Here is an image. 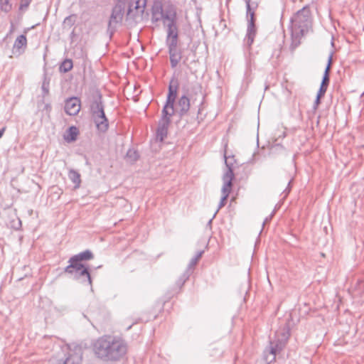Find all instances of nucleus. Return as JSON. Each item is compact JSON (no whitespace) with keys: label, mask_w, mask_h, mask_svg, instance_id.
<instances>
[{"label":"nucleus","mask_w":364,"mask_h":364,"mask_svg":"<svg viewBox=\"0 0 364 364\" xmlns=\"http://www.w3.org/2000/svg\"><path fill=\"white\" fill-rule=\"evenodd\" d=\"M95 355L105 362L120 360L127 352L125 341L119 336L105 335L99 337L93 344Z\"/></svg>","instance_id":"f257e3e1"},{"label":"nucleus","mask_w":364,"mask_h":364,"mask_svg":"<svg viewBox=\"0 0 364 364\" xmlns=\"http://www.w3.org/2000/svg\"><path fill=\"white\" fill-rule=\"evenodd\" d=\"M291 32L290 50L293 52L300 44L302 37L311 28V11L309 6H304L290 18L289 26Z\"/></svg>","instance_id":"f03ea898"},{"label":"nucleus","mask_w":364,"mask_h":364,"mask_svg":"<svg viewBox=\"0 0 364 364\" xmlns=\"http://www.w3.org/2000/svg\"><path fill=\"white\" fill-rule=\"evenodd\" d=\"M90 114L98 131L105 133L109 129V120L105 112L102 95L96 90L90 105Z\"/></svg>","instance_id":"7ed1b4c3"},{"label":"nucleus","mask_w":364,"mask_h":364,"mask_svg":"<svg viewBox=\"0 0 364 364\" xmlns=\"http://www.w3.org/2000/svg\"><path fill=\"white\" fill-rule=\"evenodd\" d=\"M174 105L165 103L161 111V117L159 121L156 129V138L159 141H163L167 136L168 129L171 124V117L174 114Z\"/></svg>","instance_id":"20e7f679"},{"label":"nucleus","mask_w":364,"mask_h":364,"mask_svg":"<svg viewBox=\"0 0 364 364\" xmlns=\"http://www.w3.org/2000/svg\"><path fill=\"white\" fill-rule=\"evenodd\" d=\"M126 6L127 4L124 0H117L113 6L107 26V32L110 36L114 33L117 25L122 23Z\"/></svg>","instance_id":"39448f33"},{"label":"nucleus","mask_w":364,"mask_h":364,"mask_svg":"<svg viewBox=\"0 0 364 364\" xmlns=\"http://www.w3.org/2000/svg\"><path fill=\"white\" fill-rule=\"evenodd\" d=\"M93 253L90 250L75 255L69 259V264L65 267L64 272L69 274H73L74 269H80L83 267L85 264L82 263V261H88L93 259Z\"/></svg>","instance_id":"423d86ee"},{"label":"nucleus","mask_w":364,"mask_h":364,"mask_svg":"<svg viewBox=\"0 0 364 364\" xmlns=\"http://www.w3.org/2000/svg\"><path fill=\"white\" fill-rule=\"evenodd\" d=\"M178 36L166 38V45L168 50L170 64L175 68L182 59V51L178 48Z\"/></svg>","instance_id":"0eeeda50"},{"label":"nucleus","mask_w":364,"mask_h":364,"mask_svg":"<svg viewBox=\"0 0 364 364\" xmlns=\"http://www.w3.org/2000/svg\"><path fill=\"white\" fill-rule=\"evenodd\" d=\"M82 360V348L77 346L72 348L68 346L64 357L58 360L55 364H81Z\"/></svg>","instance_id":"6e6552de"},{"label":"nucleus","mask_w":364,"mask_h":364,"mask_svg":"<svg viewBox=\"0 0 364 364\" xmlns=\"http://www.w3.org/2000/svg\"><path fill=\"white\" fill-rule=\"evenodd\" d=\"M146 3V0H135L129 2L126 15L127 20L136 21L139 17H141L144 12Z\"/></svg>","instance_id":"1a4fd4ad"},{"label":"nucleus","mask_w":364,"mask_h":364,"mask_svg":"<svg viewBox=\"0 0 364 364\" xmlns=\"http://www.w3.org/2000/svg\"><path fill=\"white\" fill-rule=\"evenodd\" d=\"M65 112L70 116L77 115L80 110V100L76 97H70L65 101Z\"/></svg>","instance_id":"9d476101"},{"label":"nucleus","mask_w":364,"mask_h":364,"mask_svg":"<svg viewBox=\"0 0 364 364\" xmlns=\"http://www.w3.org/2000/svg\"><path fill=\"white\" fill-rule=\"evenodd\" d=\"M178 85L179 83L178 79L175 76H173L169 82L168 87V94L166 96V100L165 103L174 105L177 97Z\"/></svg>","instance_id":"9b49d317"},{"label":"nucleus","mask_w":364,"mask_h":364,"mask_svg":"<svg viewBox=\"0 0 364 364\" xmlns=\"http://www.w3.org/2000/svg\"><path fill=\"white\" fill-rule=\"evenodd\" d=\"M228 174V173L225 176V181H223V186L221 189L222 197L218 205V211L225 205L226 200L232 190V183L231 182L230 176Z\"/></svg>","instance_id":"f8f14e48"},{"label":"nucleus","mask_w":364,"mask_h":364,"mask_svg":"<svg viewBox=\"0 0 364 364\" xmlns=\"http://www.w3.org/2000/svg\"><path fill=\"white\" fill-rule=\"evenodd\" d=\"M164 26H166V38L178 36L177 27V17L175 11L172 12V17L166 22L164 21Z\"/></svg>","instance_id":"ddd939ff"},{"label":"nucleus","mask_w":364,"mask_h":364,"mask_svg":"<svg viewBox=\"0 0 364 364\" xmlns=\"http://www.w3.org/2000/svg\"><path fill=\"white\" fill-rule=\"evenodd\" d=\"M73 274L75 279H80L82 277H85V279L82 280V282H87L89 285L92 286V278L89 272L88 266L83 265V267L80 269H74Z\"/></svg>","instance_id":"4468645a"},{"label":"nucleus","mask_w":364,"mask_h":364,"mask_svg":"<svg viewBox=\"0 0 364 364\" xmlns=\"http://www.w3.org/2000/svg\"><path fill=\"white\" fill-rule=\"evenodd\" d=\"M177 105L179 109L177 111L180 117L186 115L190 109V100L186 94L183 95L178 100Z\"/></svg>","instance_id":"2eb2a0df"},{"label":"nucleus","mask_w":364,"mask_h":364,"mask_svg":"<svg viewBox=\"0 0 364 364\" xmlns=\"http://www.w3.org/2000/svg\"><path fill=\"white\" fill-rule=\"evenodd\" d=\"M27 46V38L24 34L18 36L14 43V53L22 54Z\"/></svg>","instance_id":"dca6fc26"},{"label":"nucleus","mask_w":364,"mask_h":364,"mask_svg":"<svg viewBox=\"0 0 364 364\" xmlns=\"http://www.w3.org/2000/svg\"><path fill=\"white\" fill-rule=\"evenodd\" d=\"M225 158V164L226 166V171L223 175V181H225V176L227 173L230 176L231 182L232 183L233 179L235 178V174L233 171V164L235 162V156L233 155L227 156L225 154L224 155Z\"/></svg>","instance_id":"f3484780"},{"label":"nucleus","mask_w":364,"mask_h":364,"mask_svg":"<svg viewBox=\"0 0 364 364\" xmlns=\"http://www.w3.org/2000/svg\"><path fill=\"white\" fill-rule=\"evenodd\" d=\"M257 29L255 24L247 25L244 43L248 48H250L254 43L255 38L257 35Z\"/></svg>","instance_id":"a211bd4d"},{"label":"nucleus","mask_w":364,"mask_h":364,"mask_svg":"<svg viewBox=\"0 0 364 364\" xmlns=\"http://www.w3.org/2000/svg\"><path fill=\"white\" fill-rule=\"evenodd\" d=\"M284 344L279 341L269 342V346L267 348V350L273 356L270 361L275 360L276 355L282 350Z\"/></svg>","instance_id":"6ab92c4d"},{"label":"nucleus","mask_w":364,"mask_h":364,"mask_svg":"<svg viewBox=\"0 0 364 364\" xmlns=\"http://www.w3.org/2000/svg\"><path fill=\"white\" fill-rule=\"evenodd\" d=\"M331 63H332V53L328 57V63L326 65V69L324 70V73H323V75L322 77V80L321 82V85H325V86L328 87L329 85V82H330L329 74H330Z\"/></svg>","instance_id":"aec40b11"},{"label":"nucleus","mask_w":364,"mask_h":364,"mask_svg":"<svg viewBox=\"0 0 364 364\" xmlns=\"http://www.w3.org/2000/svg\"><path fill=\"white\" fill-rule=\"evenodd\" d=\"M79 132L76 127L71 126L67 130V135L64 136L65 139L68 142H73L77 139V136Z\"/></svg>","instance_id":"412c9836"},{"label":"nucleus","mask_w":364,"mask_h":364,"mask_svg":"<svg viewBox=\"0 0 364 364\" xmlns=\"http://www.w3.org/2000/svg\"><path fill=\"white\" fill-rule=\"evenodd\" d=\"M77 16L75 14H70L65 17L63 22V28L65 30L70 29L75 23Z\"/></svg>","instance_id":"4be33fe9"},{"label":"nucleus","mask_w":364,"mask_h":364,"mask_svg":"<svg viewBox=\"0 0 364 364\" xmlns=\"http://www.w3.org/2000/svg\"><path fill=\"white\" fill-rule=\"evenodd\" d=\"M246 17L247 21V25L255 24V14L253 8L249 1L247 2V13Z\"/></svg>","instance_id":"5701e85b"},{"label":"nucleus","mask_w":364,"mask_h":364,"mask_svg":"<svg viewBox=\"0 0 364 364\" xmlns=\"http://www.w3.org/2000/svg\"><path fill=\"white\" fill-rule=\"evenodd\" d=\"M163 17V8L161 6L153 8L151 13L152 23H156L162 19Z\"/></svg>","instance_id":"b1692460"},{"label":"nucleus","mask_w":364,"mask_h":364,"mask_svg":"<svg viewBox=\"0 0 364 364\" xmlns=\"http://www.w3.org/2000/svg\"><path fill=\"white\" fill-rule=\"evenodd\" d=\"M50 77L47 75V74L43 75V80L42 82L41 90H42V95L43 97H45L46 95L49 94L50 90Z\"/></svg>","instance_id":"393cba45"},{"label":"nucleus","mask_w":364,"mask_h":364,"mask_svg":"<svg viewBox=\"0 0 364 364\" xmlns=\"http://www.w3.org/2000/svg\"><path fill=\"white\" fill-rule=\"evenodd\" d=\"M68 177L75 183V187L78 188L80 186L81 180L80 174L75 170L71 169L68 173Z\"/></svg>","instance_id":"a878e982"},{"label":"nucleus","mask_w":364,"mask_h":364,"mask_svg":"<svg viewBox=\"0 0 364 364\" xmlns=\"http://www.w3.org/2000/svg\"><path fill=\"white\" fill-rule=\"evenodd\" d=\"M203 252H204L203 250L198 252L196 256L191 259L186 269L190 270V272L193 273L195 266L197 264L198 260L202 257Z\"/></svg>","instance_id":"bb28decb"},{"label":"nucleus","mask_w":364,"mask_h":364,"mask_svg":"<svg viewBox=\"0 0 364 364\" xmlns=\"http://www.w3.org/2000/svg\"><path fill=\"white\" fill-rule=\"evenodd\" d=\"M192 274V273L190 272V270L186 269L184 272L180 276V277L178 279V280L176 282V285L181 289L186 282L189 279L190 276Z\"/></svg>","instance_id":"cd10ccee"},{"label":"nucleus","mask_w":364,"mask_h":364,"mask_svg":"<svg viewBox=\"0 0 364 364\" xmlns=\"http://www.w3.org/2000/svg\"><path fill=\"white\" fill-rule=\"evenodd\" d=\"M73 67V63L72 60L65 59L62 63L60 65L59 70L61 73H65L70 71Z\"/></svg>","instance_id":"c85d7f7f"},{"label":"nucleus","mask_w":364,"mask_h":364,"mask_svg":"<svg viewBox=\"0 0 364 364\" xmlns=\"http://www.w3.org/2000/svg\"><path fill=\"white\" fill-rule=\"evenodd\" d=\"M139 158V153L137 151L129 149L126 154V159L130 162V163H134L136 162L138 159Z\"/></svg>","instance_id":"c756f323"},{"label":"nucleus","mask_w":364,"mask_h":364,"mask_svg":"<svg viewBox=\"0 0 364 364\" xmlns=\"http://www.w3.org/2000/svg\"><path fill=\"white\" fill-rule=\"evenodd\" d=\"M11 0H0V10L5 13H9L12 9Z\"/></svg>","instance_id":"7c9ffc66"},{"label":"nucleus","mask_w":364,"mask_h":364,"mask_svg":"<svg viewBox=\"0 0 364 364\" xmlns=\"http://www.w3.org/2000/svg\"><path fill=\"white\" fill-rule=\"evenodd\" d=\"M32 0H21L19 5V10L23 11L26 9L30 5Z\"/></svg>","instance_id":"2f4dec72"},{"label":"nucleus","mask_w":364,"mask_h":364,"mask_svg":"<svg viewBox=\"0 0 364 364\" xmlns=\"http://www.w3.org/2000/svg\"><path fill=\"white\" fill-rule=\"evenodd\" d=\"M327 86L320 85V87L318 89L316 96H318V97H322L323 96H324L327 90Z\"/></svg>","instance_id":"473e14b6"},{"label":"nucleus","mask_w":364,"mask_h":364,"mask_svg":"<svg viewBox=\"0 0 364 364\" xmlns=\"http://www.w3.org/2000/svg\"><path fill=\"white\" fill-rule=\"evenodd\" d=\"M172 12L173 11H166V12L163 11V17L161 20H163L164 23V21L166 22L168 20L171 18V17H172Z\"/></svg>","instance_id":"72a5a7b5"},{"label":"nucleus","mask_w":364,"mask_h":364,"mask_svg":"<svg viewBox=\"0 0 364 364\" xmlns=\"http://www.w3.org/2000/svg\"><path fill=\"white\" fill-rule=\"evenodd\" d=\"M292 178L289 181L288 183V185H287V187L286 188V189L283 191V194H284V197H287V195L289 193L290 191H291V183L292 182Z\"/></svg>","instance_id":"f704fd0d"},{"label":"nucleus","mask_w":364,"mask_h":364,"mask_svg":"<svg viewBox=\"0 0 364 364\" xmlns=\"http://www.w3.org/2000/svg\"><path fill=\"white\" fill-rule=\"evenodd\" d=\"M321 97H318V96H316V100H315L314 103V106H313V108L314 109H316L318 106V105L321 103Z\"/></svg>","instance_id":"c9c22d12"},{"label":"nucleus","mask_w":364,"mask_h":364,"mask_svg":"<svg viewBox=\"0 0 364 364\" xmlns=\"http://www.w3.org/2000/svg\"><path fill=\"white\" fill-rule=\"evenodd\" d=\"M21 227V221L20 219H18V221L16 222V223L12 225V228H14L15 230H18V229H20Z\"/></svg>","instance_id":"e433bc0d"},{"label":"nucleus","mask_w":364,"mask_h":364,"mask_svg":"<svg viewBox=\"0 0 364 364\" xmlns=\"http://www.w3.org/2000/svg\"><path fill=\"white\" fill-rule=\"evenodd\" d=\"M274 212L273 211L269 217H267L263 221L262 225L264 226L266 223H268L271 220L272 216L274 215Z\"/></svg>","instance_id":"4c0bfd02"},{"label":"nucleus","mask_w":364,"mask_h":364,"mask_svg":"<svg viewBox=\"0 0 364 364\" xmlns=\"http://www.w3.org/2000/svg\"><path fill=\"white\" fill-rule=\"evenodd\" d=\"M218 213V210L215 211V213L213 214V217L209 220V221L208 222V225H211V223H212V221L214 219V218L215 217V215L217 214Z\"/></svg>","instance_id":"58836bf2"},{"label":"nucleus","mask_w":364,"mask_h":364,"mask_svg":"<svg viewBox=\"0 0 364 364\" xmlns=\"http://www.w3.org/2000/svg\"><path fill=\"white\" fill-rule=\"evenodd\" d=\"M44 109L46 110V111H50L51 109V106L50 104H46L45 105V107Z\"/></svg>","instance_id":"ea45409f"},{"label":"nucleus","mask_w":364,"mask_h":364,"mask_svg":"<svg viewBox=\"0 0 364 364\" xmlns=\"http://www.w3.org/2000/svg\"><path fill=\"white\" fill-rule=\"evenodd\" d=\"M5 129H6L4 127L0 129V139L2 137V136L5 132Z\"/></svg>","instance_id":"a19ab883"},{"label":"nucleus","mask_w":364,"mask_h":364,"mask_svg":"<svg viewBox=\"0 0 364 364\" xmlns=\"http://www.w3.org/2000/svg\"><path fill=\"white\" fill-rule=\"evenodd\" d=\"M245 2H246V3H247V1H249V2H250V4H251V6H254V5H255V7H257V4H255L253 2H251V0H245Z\"/></svg>","instance_id":"79ce46f5"},{"label":"nucleus","mask_w":364,"mask_h":364,"mask_svg":"<svg viewBox=\"0 0 364 364\" xmlns=\"http://www.w3.org/2000/svg\"><path fill=\"white\" fill-rule=\"evenodd\" d=\"M257 146H259V136H257Z\"/></svg>","instance_id":"37998d69"},{"label":"nucleus","mask_w":364,"mask_h":364,"mask_svg":"<svg viewBox=\"0 0 364 364\" xmlns=\"http://www.w3.org/2000/svg\"><path fill=\"white\" fill-rule=\"evenodd\" d=\"M13 31V23H11V32Z\"/></svg>","instance_id":"c03bdc74"}]
</instances>
